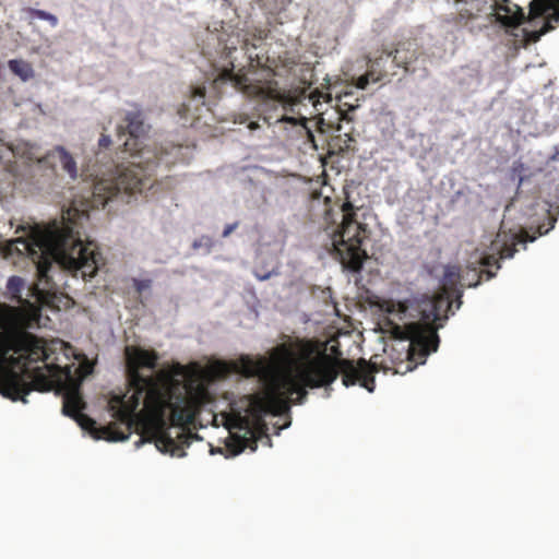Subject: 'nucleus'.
<instances>
[{"instance_id": "nucleus-1", "label": "nucleus", "mask_w": 559, "mask_h": 559, "mask_svg": "<svg viewBox=\"0 0 559 559\" xmlns=\"http://www.w3.org/2000/svg\"><path fill=\"white\" fill-rule=\"evenodd\" d=\"M158 354L138 346L126 347L127 378L132 394L114 396L110 409L116 419L129 430L135 412L143 404V428L148 441L164 453L182 455V447L189 444L191 436L186 426L194 423L200 413L214 402L209 390L207 377L223 379L233 370L245 377L270 373L269 383L263 394L248 396L247 416L261 420L265 415H282L289 411L292 404H302L308 395L307 389L330 386L342 373L345 386L357 382L368 390H374V373H386L391 368L379 361L374 355L368 361L333 357L326 353L325 344L310 338H289L273 348L271 360L273 369L264 360L241 357L239 362L217 360L204 371L197 372L183 383L169 372L159 370L144 376L141 370H155Z\"/></svg>"}, {"instance_id": "nucleus-2", "label": "nucleus", "mask_w": 559, "mask_h": 559, "mask_svg": "<svg viewBox=\"0 0 559 559\" xmlns=\"http://www.w3.org/2000/svg\"><path fill=\"white\" fill-rule=\"evenodd\" d=\"M159 164V159L152 162L147 158L145 169L132 163L128 167L118 166L114 174L97 180L94 185L92 199L82 202L81 207L76 202L62 212L61 221H52L44 229L35 231L32 242L17 239L24 249L31 254H36L33 246L41 252L37 263V276L39 282L50 284L49 272L56 262L60 267L81 276L83 280L96 275L103 258L93 241L83 242L80 228L83 222L88 221V209L105 207V205L118 198L130 197L142 192L150 186L147 174Z\"/></svg>"}, {"instance_id": "nucleus-3", "label": "nucleus", "mask_w": 559, "mask_h": 559, "mask_svg": "<svg viewBox=\"0 0 559 559\" xmlns=\"http://www.w3.org/2000/svg\"><path fill=\"white\" fill-rule=\"evenodd\" d=\"M51 354L52 349L43 338L25 330L0 335V393L12 401L26 403L31 391H50L70 380L71 368L48 362Z\"/></svg>"}, {"instance_id": "nucleus-4", "label": "nucleus", "mask_w": 559, "mask_h": 559, "mask_svg": "<svg viewBox=\"0 0 559 559\" xmlns=\"http://www.w3.org/2000/svg\"><path fill=\"white\" fill-rule=\"evenodd\" d=\"M379 307L396 320H416L406 323L405 336L396 340V349L404 355L401 364L405 362V369L394 367L393 373L405 374L425 364L427 356L439 346L437 331L442 325L437 321L448 318L444 313L451 308L449 296L442 293L406 300L384 299Z\"/></svg>"}, {"instance_id": "nucleus-5", "label": "nucleus", "mask_w": 559, "mask_h": 559, "mask_svg": "<svg viewBox=\"0 0 559 559\" xmlns=\"http://www.w3.org/2000/svg\"><path fill=\"white\" fill-rule=\"evenodd\" d=\"M235 66L230 62L229 67L224 68L218 74V80L231 82L234 86L250 98L261 102V110L264 115L263 120L271 126L274 122H286L299 127L300 131L307 135L309 141L314 142L312 130L307 124V118H295L287 116V111H293L297 104V98L289 92L281 91L274 80H254L249 78L241 70L234 72Z\"/></svg>"}, {"instance_id": "nucleus-6", "label": "nucleus", "mask_w": 559, "mask_h": 559, "mask_svg": "<svg viewBox=\"0 0 559 559\" xmlns=\"http://www.w3.org/2000/svg\"><path fill=\"white\" fill-rule=\"evenodd\" d=\"M342 222L329 231L331 238V254L337 260L343 270L350 273H360L368 253L365 243L370 239L371 229L367 223L370 213L362 207L355 206L346 200L342 204Z\"/></svg>"}, {"instance_id": "nucleus-7", "label": "nucleus", "mask_w": 559, "mask_h": 559, "mask_svg": "<svg viewBox=\"0 0 559 559\" xmlns=\"http://www.w3.org/2000/svg\"><path fill=\"white\" fill-rule=\"evenodd\" d=\"M124 121L126 126L118 127V136L129 135V139L123 142V147L126 152L134 154L140 151L139 139L145 133L143 114L138 108L130 110L127 112Z\"/></svg>"}, {"instance_id": "nucleus-8", "label": "nucleus", "mask_w": 559, "mask_h": 559, "mask_svg": "<svg viewBox=\"0 0 559 559\" xmlns=\"http://www.w3.org/2000/svg\"><path fill=\"white\" fill-rule=\"evenodd\" d=\"M205 87L195 86L190 88L188 102H183L177 112L183 120H197L200 118V110L205 105Z\"/></svg>"}, {"instance_id": "nucleus-9", "label": "nucleus", "mask_w": 559, "mask_h": 559, "mask_svg": "<svg viewBox=\"0 0 559 559\" xmlns=\"http://www.w3.org/2000/svg\"><path fill=\"white\" fill-rule=\"evenodd\" d=\"M58 158L59 163L61 164L62 169L72 178L75 179L78 177V167L76 162L74 160L73 156L63 147V146H56L53 150L48 152L43 158L38 160V164L40 166H46L52 160Z\"/></svg>"}, {"instance_id": "nucleus-10", "label": "nucleus", "mask_w": 559, "mask_h": 559, "mask_svg": "<svg viewBox=\"0 0 559 559\" xmlns=\"http://www.w3.org/2000/svg\"><path fill=\"white\" fill-rule=\"evenodd\" d=\"M415 44L411 41L400 43L395 49L393 61L397 67L404 68L406 72H414L411 64L417 60L418 53Z\"/></svg>"}, {"instance_id": "nucleus-11", "label": "nucleus", "mask_w": 559, "mask_h": 559, "mask_svg": "<svg viewBox=\"0 0 559 559\" xmlns=\"http://www.w3.org/2000/svg\"><path fill=\"white\" fill-rule=\"evenodd\" d=\"M496 11V21L506 27H518L524 20L522 10L515 5L516 10L512 11L509 5L493 4Z\"/></svg>"}, {"instance_id": "nucleus-12", "label": "nucleus", "mask_w": 559, "mask_h": 559, "mask_svg": "<svg viewBox=\"0 0 559 559\" xmlns=\"http://www.w3.org/2000/svg\"><path fill=\"white\" fill-rule=\"evenodd\" d=\"M85 407L86 404L78 389H71L64 394L62 412L66 416L74 418L80 415Z\"/></svg>"}, {"instance_id": "nucleus-13", "label": "nucleus", "mask_w": 559, "mask_h": 559, "mask_svg": "<svg viewBox=\"0 0 559 559\" xmlns=\"http://www.w3.org/2000/svg\"><path fill=\"white\" fill-rule=\"evenodd\" d=\"M356 107L352 106L348 110L340 109L335 111L337 115V122L326 121L325 118L322 116L318 121V128L320 129V131H324L326 128L328 130H336L341 132L343 129L341 122L345 121L347 123H350L354 121L353 116H350V111H354Z\"/></svg>"}, {"instance_id": "nucleus-14", "label": "nucleus", "mask_w": 559, "mask_h": 559, "mask_svg": "<svg viewBox=\"0 0 559 559\" xmlns=\"http://www.w3.org/2000/svg\"><path fill=\"white\" fill-rule=\"evenodd\" d=\"M483 11L484 9L465 5L457 11L451 22L457 26H466L471 21L477 19Z\"/></svg>"}, {"instance_id": "nucleus-15", "label": "nucleus", "mask_w": 559, "mask_h": 559, "mask_svg": "<svg viewBox=\"0 0 559 559\" xmlns=\"http://www.w3.org/2000/svg\"><path fill=\"white\" fill-rule=\"evenodd\" d=\"M24 287H25V282L22 277L11 276L7 283V289H8L10 299L17 304H23L24 299L22 297V292H23Z\"/></svg>"}, {"instance_id": "nucleus-16", "label": "nucleus", "mask_w": 559, "mask_h": 559, "mask_svg": "<svg viewBox=\"0 0 559 559\" xmlns=\"http://www.w3.org/2000/svg\"><path fill=\"white\" fill-rule=\"evenodd\" d=\"M9 68L14 74L20 76L23 81H27L28 79L34 76V70L32 66L24 60H10Z\"/></svg>"}, {"instance_id": "nucleus-17", "label": "nucleus", "mask_w": 559, "mask_h": 559, "mask_svg": "<svg viewBox=\"0 0 559 559\" xmlns=\"http://www.w3.org/2000/svg\"><path fill=\"white\" fill-rule=\"evenodd\" d=\"M96 439H105L107 441H123L129 438L128 433L123 431L112 430V428L105 427L102 429V435L94 436Z\"/></svg>"}, {"instance_id": "nucleus-18", "label": "nucleus", "mask_w": 559, "mask_h": 559, "mask_svg": "<svg viewBox=\"0 0 559 559\" xmlns=\"http://www.w3.org/2000/svg\"><path fill=\"white\" fill-rule=\"evenodd\" d=\"M84 430L94 431L96 421L83 412L73 418Z\"/></svg>"}, {"instance_id": "nucleus-19", "label": "nucleus", "mask_w": 559, "mask_h": 559, "mask_svg": "<svg viewBox=\"0 0 559 559\" xmlns=\"http://www.w3.org/2000/svg\"><path fill=\"white\" fill-rule=\"evenodd\" d=\"M551 28L550 24L549 23H545L543 25V27L539 29V31H533V32H527L525 34V37L527 39V41H531V43H536L540 39V37L543 35H545L549 29Z\"/></svg>"}, {"instance_id": "nucleus-20", "label": "nucleus", "mask_w": 559, "mask_h": 559, "mask_svg": "<svg viewBox=\"0 0 559 559\" xmlns=\"http://www.w3.org/2000/svg\"><path fill=\"white\" fill-rule=\"evenodd\" d=\"M479 264L485 267H492L495 266L496 270L500 269L499 260L495 255H486L479 260Z\"/></svg>"}, {"instance_id": "nucleus-21", "label": "nucleus", "mask_w": 559, "mask_h": 559, "mask_svg": "<svg viewBox=\"0 0 559 559\" xmlns=\"http://www.w3.org/2000/svg\"><path fill=\"white\" fill-rule=\"evenodd\" d=\"M454 3L455 4L463 3L467 7H474V8H479V9L485 10L487 2L485 0H454Z\"/></svg>"}, {"instance_id": "nucleus-22", "label": "nucleus", "mask_w": 559, "mask_h": 559, "mask_svg": "<svg viewBox=\"0 0 559 559\" xmlns=\"http://www.w3.org/2000/svg\"><path fill=\"white\" fill-rule=\"evenodd\" d=\"M516 249L514 247L504 246L500 250V259H510L514 255Z\"/></svg>"}, {"instance_id": "nucleus-23", "label": "nucleus", "mask_w": 559, "mask_h": 559, "mask_svg": "<svg viewBox=\"0 0 559 559\" xmlns=\"http://www.w3.org/2000/svg\"><path fill=\"white\" fill-rule=\"evenodd\" d=\"M484 274H486L487 280H490V278H492L495 276V272L490 271L489 269L488 270H481L479 272V274L477 275V281L473 284V286H476V285L479 284V281H480V278H481V276Z\"/></svg>"}, {"instance_id": "nucleus-24", "label": "nucleus", "mask_w": 559, "mask_h": 559, "mask_svg": "<svg viewBox=\"0 0 559 559\" xmlns=\"http://www.w3.org/2000/svg\"><path fill=\"white\" fill-rule=\"evenodd\" d=\"M29 13L32 16L45 20L47 17L48 12L38 10V9H29Z\"/></svg>"}, {"instance_id": "nucleus-25", "label": "nucleus", "mask_w": 559, "mask_h": 559, "mask_svg": "<svg viewBox=\"0 0 559 559\" xmlns=\"http://www.w3.org/2000/svg\"><path fill=\"white\" fill-rule=\"evenodd\" d=\"M369 84V78L368 75H361L358 78L356 86L358 88L365 90Z\"/></svg>"}, {"instance_id": "nucleus-26", "label": "nucleus", "mask_w": 559, "mask_h": 559, "mask_svg": "<svg viewBox=\"0 0 559 559\" xmlns=\"http://www.w3.org/2000/svg\"><path fill=\"white\" fill-rule=\"evenodd\" d=\"M98 144L100 147H105L107 148L110 144H111V139L109 135H106V134H102L99 141H98Z\"/></svg>"}, {"instance_id": "nucleus-27", "label": "nucleus", "mask_w": 559, "mask_h": 559, "mask_svg": "<svg viewBox=\"0 0 559 559\" xmlns=\"http://www.w3.org/2000/svg\"><path fill=\"white\" fill-rule=\"evenodd\" d=\"M237 223H234V224H229L227 225L224 230H223V237H228L236 228H237Z\"/></svg>"}, {"instance_id": "nucleus-28", "label": "nucleus", "mask_w": 559, "mask_h": 559, "mask_svg": "<svg viewBox=\"0 0 559 559\" xmlns=\"http://www.w3.org/2000/svg\"><path fill=\"white\" fill-rule=\"evenodd\" d=\"M555 223H556V218H550V226L546 229H543L544 226H539L538 227V233L539 235H544V234H547L551 228H554L555 226Z\"/></svg>"}, {"instance_id": "nucleus-29", "label": "nucleus", "mask_w": 559, "mask_h": 559, "mask_svg": "<svg viewBox=\"0 0 559 559\" xmlns=\"http://www.w3.org/2000/svg\"><path fill=\"white\" fill-rule=\"evenodd\" d=\"M45 21H48L51 24V26H57V24H58L57 16L51 13L47 14V17L45 19Z\"/></svg>"}, {"instance_id": "nucleus-30", "label": "nucleus", "mask_w": 559, "mask_h": 559, "mask_svg": "<svg viewBox=\"0 0 559 559\" xmlns=\"http://www.w3.org/2000/svg\"><path fill=\"white\" fill-rule=\"evenodd\" d=\"M353 129H354V128L352 127L348 131L344 132V135L347 138L346 142H352V141H354V139H353V136H352V131H353Z\"/></svg>"}, {"instance_id": "nucleus-31", "label": "nucleus", "mask_w": 559, "mask_h": 559, "mask_svg": "<svg viewBox=\"0 0 559 559\" xmlns=\"http://www.w3.org/2000/svg\"><path fill=\"white\" fill-rule=\"evenodd\" d=\"M266 37V34L264 31H259V34L254 36L258 40H263Z\"/></svg>"}, {"instance_id": "nucleus-32", "label": "nucleus", "mask_w": 559, "mask_h": 559, "mask_svg": "<svg viewBox=\"0 0 559 559\" xmlns=\"http://www.w3.org/2000/svg\"><path fill=\"white\" fill-rule=\"evenodd\" d=\"M248 128H249L250 130H255V129H258V128H259V123H258V122H253V121H252V122H250V123L248 124Z\"/></svg>"}, {"instance_id": "nucleus-33", "label": "nucleus", "mask_w": 559, "mask_h": 559, "mask_svg": "<svg viewBox=\"0 0 559 559\" xmlns=\"http://www.w3.org/2000/svg\"><path fill=\"white\" fill-rule=\"evenodd\" d=\"M242 43H243V48L248 50V46H249V38L248 37H245L242 39Z\"/></svg>"}, {"instance_id": "nucleus-34", "label": "nucleus", "mask_w": 559, "mask_h": 559, "mask_svg": "<svg viewBox=\"0 0 559 559\" xmlns=\"http://www.w3.org/2000/svg\"><path fill=\"white\" fill-rule=\"evenodd\" d=\"M332 215V210H326L325 211V219H329V217Z\"/></svg>"}, {"instance_id": "nucleus-35", "label": "nucleus", "mask_w": 559, "mask_h": 559, "mask_svg": "<svg viewBox=\"0 0 559 559\" xmlns=\"http://www.w3.org/2000/svg\"><path fill=\"white\" fill-rule=\"evenodd\" d=\"M226 49H228L230 52L231 50H236V47H226Z\"/></svg>"}, {"instance_id": "nucleus-36", "label": "nucleus", "mask_w": 559, "mask_h": 559, "mask_svg": "<svg viewBox=\"0 0 559 559\" xmlns=\"http://www.w3.org/2000/svg\"><path fill=\"white\" fill-rule=\"evenodd\" d=\"M269 277H270V275H269V274H266V275H264V276H261L260 278H261V280H266V278H269Z\"/></svg>"}]
</instances>
